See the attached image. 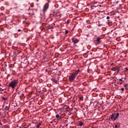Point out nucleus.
<instances>
[{
    "mask_svg": "<svg viewBox=\"0 0 128 128\" xmlns=\"http://www.w3.org/2000/svg\"><path fill=\"white\" fill-rule=\"evenodd\" d=\"M106 19H107V20H110V16H108L106 17Z\"/></svg>",
    "mask_w": 128,
    "mask_h": 128,
    "instance_id": "23",
    "label": "nucleus"
},
{
    "mask_svg": "<svg viewBox=\"0 0 128 128\" xmlns=\"http://www.w3.org/2000/svg\"><path fill=\"white\" fill-rule=\"evenodd\" d=\"M0 126H2V122H0Z\"/></svg>",
    "mask_w": 128,
    "mask_h": 128,
    "instance_id": "27",
    "label": "nucleus"
},
{
    "mask_svg": "<svg viewBox=\"0 0 128 128\" xmlns=\"http://www.w3.org/2000/svg\"><path fill=\"white\" fill-rule=\"evenodd\" d=\"M24 128H28V126H26V127H24Z\"/></svg>",
    "mask_w": 128,
    "mask_h": 128,
    "instance_id": "25",
    "label": "nucleus"
},
{
    "mask_svg": "<svg viewBox=\"0 0 128 128\" xmlns=\"http://www.w3.org/2000/svg\"><path fill=\"white\" fill-rule=\"evenodd\" d=\"M17 84L18 81L16 80H14L10 82V84H9V86H10L11 88H14V86H16Z\"/></svg>",
    "mask_w": 128,
    "mask_h": 128,
    "instance_id": "2",
    "label": "nucleus"
},
{
    "mask_svg": "<svg viewBox=\"0 0 128 128\" xmlns=\"http://www.w3.org/2000/svg\"><path fill=\"white\" fill-rule=\"evenodd\" d=\"M122 78H120V79L119 80H120V82H122Z\"/></svg>",
    "mask_w": 128,
    "mask_h": 128,
    "instance_id": "22",
    "label": "nucleus"
},
{
    "mask_svg": "<svg viewBox=\"0 0 128 128\" xmlns=\"http://www.w3.org/2000/svg\"><path fill=\"white\" fill-rule=\"evenodd\" d=\"M128 84H126L125 85H124V88H126V90L128 89Z\"/></svg>",
    "mask_w": 128,
    "mask_h": 128,
    "instance_id": "13",
    "label": "nucleus"
},
{
    "mask_svg": "<svg viewBox=\"0 0 128 128\" xmlns=\"http://www.w3.org/2000/svg\"><path fill=\"white\" fill-rule=\"evenodd\" d=\"M82 97H80V100H82Z\"/></svg>",
    "mask_w": 128,
    "mask_h": 128,
    "instance_id": "30",
    "label": "nucleus"
},
{
    "mask_svg": "<svg viewBox=\"0 0 128 128\" xmlns=\"http://www.w3.org/2000/svg\"><path fill=\"white\" fill-rule=\"evenodd\" d=\"M116 70H117V72L118 74H120V68L119 67H118V69Z\"/></svg>",
    "mask_w": 128,
    "mask_h": 128,
    "instance_id": "15",
    "label": "nucleus"
},
{
    "mask_svg": "<svg viewBox=\"0 0 128 128\" xmlns=\"http://www.w3.org/2000/svg\"><path fill=\"white\" fill-rule=\"evenodd\" d=\"M4 89H2V88H0V92H4Z\"/></svg>",
    "mask_w": 128,
    "mask_h": 128,
    "instance_id": "18",
    "label": "nucleus"
},
{
    "mask_svg": "<svg viewBox=\"0 0 128 128\" xmlns=\"http://www.w3.org/2000/svg\"><path fill=\"white\" fill-rule=\"evenodd\" d=\"M124 80H126V78H124Z\"/></svg>",
    "mask_w": 128,
    "mask_h": 128,
    "instance_id": "32",
    "label": "nucleus"
},
{
    "mask_svg": "<svg viewBox=\"0 0 128 128\" xmlns=\"http://www.w3.org/2000/svg\"><path fill=\"white\" fill-rule=\"evenodd\" d=\"M114 116H116V113H114L111 115L110 118L111 120H114Z\"/></svg>",
    "mask_w": 128,
    "mask_h": 128,
    "instance_id": "6",
    "label": "nucleus"
},
{
    "mask_svg": "<svg viewBox=\"0 0 128 128\" xmlns=\"http://www.w3.org/2000/svg\"><path fill=\"white\" fill-rule=\"evenodd\" d=\"M121 90H122V92H124V88H122Z\"/></svg>",
    "mask_w": 128,
    "mask_h": 128,
    "instance_id": "19",
    "label": "nucleus"
},
{
    "mask_svg": "<svg viewBox=\"0 0 128 128\" xmlns=\"http://www.w3.org/2000/svg\"><path fill=\"white\" fill-rule=\"evenodd\" d=\"M66 24H70V20H67Z\"/></svg>",
    "mask_w": 128,
    "mask_h": 128,
    "instance_id": "20",
    "label": "nucleus"
},
{
    "mask_svg": "<svg viewBox=\"0 0 128 128\" xmlns=\"http://www.w3.org/2000/svg\"><path fill=\"white\" fill-rule=\"evenodd\" d=\"M2 114V112H0V116Z\"/></svg>",
    "mask_w": 128,
    "mask_h": 128,
    "instance_id": "31",
    "label": "nucleus"
},
{
    "mask_svg": "<svg viewBox=\"0 0 128 128\" xmlns=\"http://www.w3.org/2000/svg\"><path fill=\"white\" fill-rule=\"evenodd\" d=\"M72 124H74V122H71Z\"/></svg>",
    "mask_w": 128,
    "mask_h": 128,
    "instance_id": "28",
    "label": "nucleus"
},
{
    "mask_svg": "<svg viewBox=\"0 0 128 128\" xmlns=\"http://www.w3.org/2000/svg\"><path fill=\"white\" fill-rule=\"evenodd\" d=\"M48 4H45V5L44 7V8H43L44 12H46V10H48Z\"/></svg>",
    "mask_w": 128,
    "mask_h": 128,
    "instance_id": "4",
    "label": "nucleus"
},
{
    "mask_svg": "<svg viewBox=\"0 0 128 128\" xmlns=\"http://www.w3.org/2000/svg\"><path fill=\"white\" fill-rule=\"evenodd\" d=\"M40 126H42V124L41 123H39L38 125H37V128H40Z\"/></svg>",
    "mask_w": 128,
    "mask_h": 128,
    "instance_id": "14",
    "label": "nucleus"
},
{
    "mask_svg": "<svg viewBox=\"0 0 128 128\" xmlns=\"http://www.w3.org/2000/svg\"><path fill=\"white\" fill-rule=\"evenodd\" d=\"M65 34H68V31L66 30L65 31Z\"/></svg>",
    "mask_w": 128,
    "mask_h": 128,
    "instance_id": "17",
    "label": "nucleus"
},
{
    "mask_svg": "<svg viewBox=\"0 0 128 128\" xmlns=\"http://www.w3.org/2000/svg\"><path fill=\"white\" fill-rule=\"evenodd\" d=\"M125 72H126V70H128V68H125Z\"/></svg>",
    "mask_w": 128,
    "mask_h": 128,
    "instance_id": "21",
    "label": "nucleus"
},
{
    "mask_svg": "<svg viewBox=\"0 0 128 128\" xmlns=\"http://www.w3.org/2000/svg\"><path fill=\"white\" fill-rule=\"evenodd\" d=\"M96 40L97 42V44H100V38L98 37Z\"/></svg>",
    "mask_w": 128,
    "mask_h": 128,
    "instance_id": "7",
    "label": "nucleus"
},
{
    "mask_svg": "<svg viewBox=\"0 0 128 128\" xmlns=\"http://www.w3.org/2000/svg\"><path fill=\"white\" fill-rule=\"evenodd\" d=\"M18 32H20V29L18 30Z\"/></svg>",
    "mask_w": 128,
    "mask_h": 128,
    "instance_id": "26",
    "label": "nucleus"
},
{
    "mask_svg": "<svg viewBox=\"0 0 128 128\" xmlns=\"http://www.w3.org/2000/svg\"><path fill=\"white\" fill-rule=\"evenodd\" d=\"M115 128H118V126H117L116 124L115 125Z\"/></svg>",
    "mask_w": 128,
    "mask_h": 128,
    "instance_id": "24",
    "label": "nucleus"
},
{
    "mask_svg": "<svg viewBox=\"0 0 128 128\" xmlns=\"http://www.w3.org/2000/svg\"><path fill=\"white\" fill-rule=\"evenodd\" d=\"M5 110H8V106H6V107H5Z\"/></svg>",
    "mask_w": 128,
    "mask_h": 128,
    "instance_id": "16",
    "label": "nucleus"
},
{
    "mask_svg": "<svg viewBox=\"0 0 128 128\" xmlns=\"http://www.w3.org/2000/svg\"><path fill=\"white\" fill-rule=\"evenodd\" d=\"M127 26H128V24Z\"/></svg>",
    "mask_w": 128,
    "mask_h": 128,
    "instance_id": "33",
    "label": "nucleus"
},
{
    "mask_svg": "<svg viewBox=\"0 0 128 128\" xmlns=\"http://www.w3.org/2000/svg\"><path fill=\"white\" fill-rule=\"evenodd\" d=\"M56 118H60V115H58V114H57L56 115Z\"/></svg>",
    "mask_w": 128,
    "mask_h": 128,
    "instance_id": "10",
    "label": "nucleus"
},
{
    "mask_svg": "<svg viewBox=\"0 0 128 128\" xmlns=\"http://www.w3.org/2000/svg\"><path fill=\"white\" fill-rule=\"evenodd\" d=\"M52 82H54L55 84H56L57 81L56 80H54V78L52 79Z\"/></svg>",
    "mask_w": 128,
    "mask_h": 128,
    "instance_id": "11",
    "label": "nucleus"
},
{
    "mask_svg": "<svg viewBox=\"0 0 128 128\" xmlns=\"http://www.w3.org/2000/svg\"><path fill=\"white\" fill-rule=\"evenodd\" d=\"M119 116H120V113L118 112L116 113V114L114 115V120H116Z\"/></svg>",
    "mask_w": 128,
    "mask_h": 128,
    "instance_id": "5",
    "label": "nucleus"
},
{
    "mask_svg": "<svg viewBox=\"0 0 128 128\" xmlns=\"http://www.w3.org/2000/svg\"><path fill=\"white\" fill-rule=\"evenodd\" d=\"M83 124H84V122H79L78 126H83Z\"/></svg>",
    "mask_w": 128,
    "mask_h": 128,
    "instance_id": "9",
    "label": "nucleus"
},
{
    "mask_svg": "<svg viewBox=\"0 0 128 128\" xmlns=\"http://www.w3.org/2000/svg\"><path fill=\"white\" fill-rule=\"evenodd\" d=\"M122 84V82H120V84Z\"/></svg>",
    "mask_w": 128,
    "mask_h": 128,
    "instance_id": "29",
    "label": "nucleus"
},
{
    "mask_svg": "<svg viewBox=\"0 0 128 128\" xmlns=\"http://www.w3.org/2000/svg\"><path fill=\"white\" fill-rule=\"evenodd\" d=\"M72 42H74V44H78V42H80L79 40H78L76 38H72Z\"/></svg>",
    "mask_w": 128,
    "mask_h": 128,
    "instance_id": "3",
    "label": "nucleus"
},
{
    "mask_svg": "<svg viewBox=\"0 0 128 128\" xmlns=\"http://www.w3.org/2000/svg\"><path fill=\"white\" fill-rule=\"evenodd\" d=\"M117 70H118V66L113 68H112V70H113L114 72H116Z\"/></svg>",
    "mask_w": 128,
    "mask_h": 128,
    "instance_id": "8",
    "label": "nucleus"
},
{
    "mask_svg": "<svg viewBox=\"0 0 128 128\" xmlns=\"http://www.w3.org/2000/svg\"><path fill=\"white\" fill-rule=\"evenodd\" d=\"M2 100H8V98H6L4 97H2Z\"/></svg>",
    "mask_w": 128,
    "mask_h": 128,
    "instance_id": "12",
    "label": "nucleus"
},
{
    "mask_svg": "<svg viewBox=\"0 0 128 128\" xmlns=\"http://www.w3.org/2000/svg\"><path fill=\"white\" fill-rule=\"evenodd\" d=\"M78 72H80V70H77L69 77V80L70 82H74V78H76V76H78Z\"/></svg>",
    "mask_w": 128,
    "mask_h": 128,
    "instance_id": "1",
    "label": "nucleus"
}]
</instances>
